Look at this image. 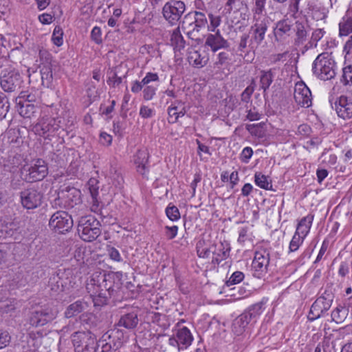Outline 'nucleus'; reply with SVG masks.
I'll use <instances>...</instances> for the list:
<instances>
[{
    "mask_svg": "<svg viewBox=\"0 0 352 352\" xmlns=\"http://www.w3.org/2000/svg\"><path fill=\"white\" fill-rule=\"evenodd\" d=\"M159 76L157 73L148 72L141 81L135 80L132 82L131 91L134 94L143 91L144 85L152 82H158Z\"/></svg>",
    "mask_w": 352,
    "mask_h": 352,
    "instance_id": "obj_28",
    "label": "nucleus"
},
{
    "mask_svg": "<svg viewBox=\"0 0 352 352\" xmlns=\"http://www.w3.org/2000/svg\"><path fill=\"white\" fill-rule=\"evenodd\" d=\"M23 82V78L19 71L12 69H5L2 71L0 84L3 91H18L21 88Z\"/></svg>",
    "mask_w": 352,
    "mask_h": 352,
    "instance_id": "obj_7",
    "label": "nucleus"
},
{
    "mask_svg": "<svg viewBox=\"0 0 352 352\" xmlns=\"http://www.w3.org/2000/svg\"><path fill=\"white\" fill-rule=\"evenodd\" d=\"M165 234L168 240L173 239L177 234L178 227L177 226H165Z\"/></svg>",
    "mask_w": 352,
    "mask_h": 352,
    "instance_id": "obj_62",
    "label": "nucleus"
},
{
    "mask_svg": "<svg viewBox=\"0 0 352 352\" xmlns=\"http://www.w3.org/2000/svg\"><path fill=\"white\" fill-rule=\"evenodd\" d=\"M100 223L94 216L81 217L78 220V232L80 238L91 242L96 240L101 234Z\"/></svg>",
    "mask_w": 352,
    "mask_h": 352,
    "instance_id": "obj_3",
    "label": "nucleus"
},
{
    "mask_svg": "<svg viewBox=\"0 0 352 352\" xmlns=\"http://www.w3.org/2000/svg\"><path fill=\"white\" fill-rule=\"evenodd\" d=\"M325 32L323 29L318 28L315 30L311 35V45H314V47L317 46V43L323 37Z\"/></svg>",
    "mask_w": 352,
    "mask_h": 352,
    "instance_id": "obj_57",
    "label": "nucleus"
},
{
    "mask_svg": "<svg viewBox=\"0 0 352 352\" xmlns=\"http://www.w3.org/2000/svg\"><path fill=\"white\" fill-rule=\"evenodd\" d=\"M171 45L174 47V49L180 51L185 47V41L182 36L179 26L175 28L171 34L170 37Z\"/></svg>",
    "mask_w": 352,
    "mask_h": 352,
    "instance_id": "obj_36",
    "label": "nucleus"
},
{
    "mask_svg": "<svg viewBox=\"0 0 352 352\" xmlns=\"http://www.w3.org/2000/svg\"><path fill=\"white\" fill-rule=\"evenodd\" d=\"M230 250V244L228 241H220L219 243L212 245V258L211 263L214 265H219L221 261L229 257Z\"/></svg>",
    "mask_w": 352,
    "mask_h": 352,
    "instance_id": "obj_19",
    "label": "nucleus"
},
{
    "mask_svg": "<svg viewBox=\"0 0 352 352\" xmlns=\"http://www.w3.org/2000/svg\"><path fill=\"white\" fill-rule=\"evenodd\" d=\"M265 302L262 300L259 302L255 303L248 308L247 311L251 316L252 319L256 321L257 318L263 312L265 309Z\"/></svg>",
    "mask_w": 352,
    "mask_h": 352,
    "instance_id": "obj_39",
    "label": "nucleus"
},
{
    "mask_svg": "<svg viewBox=\"0 0 352 352\" xmlns=\"http://www.w3.org/2000/svg\"><path fill=\"white\" fill-rule=\"evenodd\" d=\"M346 310L343 307H336L331 312V318L332 320L335 321L336 323L342 322L346 316Z\"/></svg>",
    "mask_w": 352,
    "mask_h": 352,
    "instance_id": "obj_43",
    "label": "nucleus"
},
{
    "mask_svg": "<svg viewBox=\"0 0 352 352\" xmlns=\"http://www.w3.org/2000/svg\"><path fill=\"white\" fill-rule=\"evenodd\" d=\"M155 110L146 105H142L140 109V116L143 118H150L154 116Z\"/></svg>",
    "mask_w": 352,
    "mask_h": 352,
    "instance_id": "obj_60",
    "label": "nucleus"
},
{
    "mask_svg": "<svg viewBox=\"0 0 352 352\" xmlns=\"http://www.w3.org/2000/svg\"><path fill=\"white\" fill-rule=\"evenodd\" d=\"M333 302V294L331 293L324 294L318 298L311 307L308 314V319L314 321L324 314L330 309Z\"/></svg>",
    "mask_w": 352,
    "mask_h": 352,
    "instance_id": "obj_11",
    "label": "nucleus"
},
{
    "mask_svg": "<svg viewBox=\"0 0 352 352\" xmlns=\"http://www.w3.org/2000/svg\"><path fill=\"white\" fill-rule=\"evenodd\" d=\"M332 107L335 109L338 116L343 119H350L352 118V98L346 96H341L338 98L335 102L334 106Z\"/></svg>",
    "mask_w": 352,
    "mask_h": 352,
    "instance_id": "obj_20",
    "label": "nucleus"
},
{
    "mask_svg": "<svg viewBox=\"0 0 352 352\" xmlns=\"http://www.w3.org/2000/svg\"><path fill=\"white\" fill-rule=\"evenodd\" d=\"M270 260V254L268 250L260 248L256 251L252 267L255 273H257L258 277L267 273Z\"/></svg>",
    "mask_w": 352,
    "mask_h": 352,
    "instance_id": "obj_17",
    "label": "nucleus"
},
{
    "mask_svg": "<svg viewBox=\"0 0 352 352\" xmlns=\"http://www.w3.org/2000/svg\"><path fill=\"white\" fill-rule=\"evenodd\" d=\"M80 191L76 188L66 187L58 192L55 204L64 208H72L80 204Z\"/></svg>",
    "mask_w": 352,
    "mask_h": 352,
    "instance_id": "obj_10",
    "label": "nucleus"
},
{
    "mask_svg": "<svg viewBox=\"0 0 352 352\" xmlns=\"http://www.w3.org/2000/svg\"><path fill=\"white\" fill-rule=\"evenodd\" d=\"M98 181L95 179H90L88 182L89 192L92 198H96L98 195V188L97 186Z\"/></svg>",
    "mask_w": 352,
    "mask_h": 352,
    "instance_id": "obj_61",
    "label": "nucleus"
},
{
    "mask_svg": "<svg viewBox=\"0 0 352 352\" xmlns=\"http://www.w3.org/2000/svg\"><path fill=\"white\" fill-rule=\"evenodd\" d=\"M9 102L8 99L0 94V120L4 118L8 111Z\"/></svg>",
    "mask_w": 352,
    "mask_h": 352,
    "instance_id": "obj_56",
    "label": "nucleus"
},
{
    "mask_svg": "<svg viewBox=\"0 0 352 352\" xmlns=\"http://www.w3.org/2000/svg\"><path fill=\"white\" fill-rule=\"evenodd\" d=\"M244 274L241 272L236 271L234 272L231 276L230 277L229 280H228L226 283V285L230 287L235 284H238L241 283L243 278H244Z\"/></svg>",
    "mask_w": 352,
    "mask_h": 352,
    "instance_id": "obj_51",
    "label": "nucleus"
},
{
    "mask_svg": "<svg viewBox=\"0 0 352 352\" xmlns=\"http://www.w3.org/2000/svg\"><path fill=\"white\" fill-rule=\"evenodd\" d=\"M87 290L95 307H102L107 303L111 294V286L107 285L104 272L94 273L87 284Z\"/></svg>",
    "mask_w": 352,
    "mask_h": 352,
    "instance_id": "obj_1",
    "label": "nucleus"
},
{
    "mask_svg": "<svg viewBox=\"0 0 352 352\" xmlns=\"http://www.w3.org/2000/svg\"><path fill=\"white\" fill-rule=\"evenodd\" d=\"M293 24L289 19H283L276 23L274 29L275 39L283 42L289 37L293 33Z\"/></svg>",
    "mask_w": 352,
    "mask_h": 352,
    "instance_id": "obj_24",
    "label": "nucleus"
},
{
    "mask_svg": "<svg viewBox=\"0 0 352 352\" xmlns=\"http://www.w3.org/2000/svg\"><path fill=\"white\" fill-rule=\"evenodd\" d=\"M193 341L190 331L186 327L178 329L176 333L168 339V344L175 347L179 351L188 348Z\"/></svg>",
    "mask_w": 352,
    "mask_h": 352,
    "instance_id": "obj_16",
    "label": "nucleus"
},
{
    "mask_svg": "<svg viewBox=\"0 0 352 352\" xmlns=\"http://www.w3.org/2000/svg\"><path fill=\"white\" fill-rule=\"evenodd\" d=\"M63 31L62 28L58 25L56 26L52 36L53 43L56 46H61L63 43Z\"/></svg>",
    "mask_w": 352,
    "mask_h": 352,
    "instance_id": "obj_47",
    "label": "nucleus"
},
{
    "mask_svg": "<svg viewBox=\"0 0 352 352\" xmlns=\"http://www.w3.org/2000/svg\"><path fill=\"white\" fill-rule=\"evenodd\" d=\"M47 166L44 160L38 159L30 166L23 169V174L25 172V179L29 182L41 181L47 175Z\"/></svg>",
    "mask_w": 352,
    "mask_h": 352,
    "instance_id": "obj_15",
    "label": "nucleus"
},
{
    "mask_svg": "<svg viewBox=\"0 0 352 352\" xmlns=\"http://www.w3.org/2000/svg\"><path fill=\"white\" fill-rule=\"evenodd\" d=\"M179 109V106L171 104L168 108V121L169 123L174 124L177 122V113Z\"/></svg>",
    "mask_w": 352,
    "mask_h": 352,
    "instance_id": "obj_53",
    "label": "nucleus"
},
{
    "mask_svg": "<svg viewBox=\"0 0 352 352\" xmlns=\"http://www.w3.org/2000/svg\"><path fill=\"white\" fill-rule=\"evenodd\" d=\"M139 323L138 314L137 311L122 315L117 324L118 327H124L126 329L132 330L137 327Z\"/></svg>",
    "mask_w": 352,
    "mask_h": 352,
    "instance_id": "obj_26",
    "label": "nucleus"
},
{
    "mask_svg": "<svg viewBox=\"0 0 352 352\" xmlns=\"http://www.w3.org/2000/svg\"><path fill=\"white\" fill-rule=\"evenodd\" d=\"M210 23L208 24V30L212 32L217 31V28L219 27L221 22V18L220 16L214 15L212 14H208Z\"/></svg>",
    "mask_w": 352,
    "mask_h": 352,
    "instance_id": "obj_46",
    "label": "nucleus"
},
{
    "mask_svg": "<svg viewBox=\"0 0 352 352\" xmlns=\"http://www.w3.org/2000/svg\"><path fill=\"white\" fill-rule=\"evenodd\" d=\"M205 46L210 47L212 52H216L228 48L230 44L221 34L219 30H217L214 34L210 33L206 36Z\"/></svg>",
    "mask_w": 352,
    "mask_h": 352,
    "instance_id": "obj_21",
    "label": "nucleus"
},
{
    "mask_svg": "<svg viewBox=\"0 0 352 352\" xmlns=\"http://www.w3.org/2000/svg\"><path fill=\"white\" fill-rule=\"evenodd\" d=\"M73 226V219L67 212L59 210L54 213L49 221L50 229L59 234L69 232Z\"/></svg>",
    "mask_w": 352,
    "mask_h": 352,
    "instance_id": "obj_9",
    "label": "nucleus"
},
{
    "mask_svg": "<svg viewBox=\"0 0 352 352\" xmlns=\"http://www.w3.org/2000/svg\"><path fill=\"white\" fill-rule=\"evenodd\" d=\"M254 6L252 8L254 16L261 15L265 10L266 0H254Z\"/></svg>",
    "mask_w": 352,
    "mask_h": 352,
    "instance_id": "obj_50",
    "label": "nucleus"
},
{
    "mask_svg": "<svg viewBox=\"0 0 352 352\" xmlns=\"http://www.w3.org/2000/svg\"><path fill=\"white\" fill-rule=\"evenodd\" d=\"M341 82L344 85H352V65H349L342 69Z\"/></svg>",
    "mask_w": 352,
    "mask_h": 352,
    "instance_id": "obj_41",
    "label": "nucleus"
},
{
    "mask_svg": "<svg viewBox=\"0 0 352 352\" xmlns=\"http://www.w3.org/2000/svg\"><path fill=\"white\" fill-rule=\"evenodd\" d=\"M48 287L54 294L59 293L63 291V283L58 275H53L50 278Z\"/></svg>",
    "mask_w": 352,
    "mask_h": 352,
    "instance_id": "obj_40",
    "label": "nucleus"
},
{
    "mask_svg": "<svg viewBox=\"0 0 352 352\" xmlns=\"http://www.w3.org/2000/svg\"><path fill=\"white\" fill-rule=\"evenodd\" d=\"M305 238V237L295 232L289 243V252H292L296 251L302 244Z\"/></svg>",
    "mask_w": 352,
    "mask_h": 352,
    "instance_id": "obj_44",
    "label": "nucleus"
},
{
    "mask_svg": "<svg viewBox=\"0 0 352 352\" xmlns=\"http://www.w3.org/2000/svg\"><path fill=\"white\" fill-rule=\"evenodd\" d=\"M60 125L54 118L45 116L40 118L38 122L33 125L32 131L36 135L47 138L58 131Z\"/></svg>",
    "mask_w": 352,
    "mask_h": 352,
    "instance_id": "obj_13",
    "label": "nucleus"
},
{
    "mask_svg": "<svg viewBox=\"0 0 352 352\" xmlns=\"http://www.w3.org/2000/svg\"><path fill=\"white\" fill-rule=\"evenodd\" d=\"M149 153L147 149H139L133 156L136 170L142 176H147L149 172L148 166Z\"/></svg>",
    "mask_w": 352,
    "mask_h": 352,
    "instance_id": "obj_22",
    "label": "nucleus"
},
{
    "mask_svg": "<svg viewBox=\"0 0 352 352\" xmlns=\"http://www.w3.org/2000/svg\"><path fill=\"white\" fill-rule=\"evenodd\" d=\"M254 182L261 188L272 190V184L269 177L261 172H256L254 175Z\"/></svg>",
    "mask_w": 352,
    "mask_h": 352,
    "instance_id": "obj_38",
    "label": "nucleus"
},
{
    "mask_svg": "<svg viewBox=\"0 0 352 352\" xmlns=\"http://www.w3.org/2000/svg\"><path fill=\"white\" fill-rule=\"evenodd\" d=\"M208 25V19L206 14L202 12L195 11L186 14L182 21V28L188 29V35L193 32H199Z\"/></svg>",
    "mask_w": 352,
    "mask_h": 352,
    "instance_id": "obj_8",
    "label": "nucleus"
},
{
    "mask_svg": "<svg viewBox=\"0 0 352 352\" xmlns=\"http://www.w3.org/2000/svg\"><path fill=\"white\" fill-rule=\"evenodd\" d=\"M57 314L58 311L52 307H40L31 313L29 322L33 327L43 326L54 320Z\"/></svg>",
    "mask_w": 352,
    "mask_h": 352,
    "instance_id": "obj_12",
    "label": "nucleus"
},
{
    "mask_svg": "<svg viewBox=\"0 0 352 352\" xmlns=\"http://www.w3.org/2000/svg\"><path fill=\"white\" fill-rule=\"evenodd\" d=\"M337 65L332 56L327 53L319 54L312 65L314 75L322 80L334 78L336 75Z\"/></svg>",
    "mask_w": 352,
    "mask_h": 352,
    "instance_id": "obj_2",
    "label": "nucleus"
},
{
    "mask_svg": "<svg viewBox=\"0 0 352 352\" xmlns=\"http://www.w3.org/2000/svg\"><path fill=\"white\" fill-rule=\"evenodd\" d=\"M114 351L107 344L104 338L102 336L97 341V351L96 352H112Z\"/></svg>",
    "mask_w": 352,
    "mask_h": 352,
    "instance_id": "obj_58",
    "label": "nucleus"
},
{
    "mask_svg": "<svg viewBox=\"0 0 352 352\" xmlns=\"http://www.w3.org/2000/svg\"><path fill=\"white\" fill-rule=\"evenodd\" d=\"M340 36H348L352 32V13L349 12L339 23Z\"/></svg>",
    "mask_w": 352,
    "mask_h": 352,
    "instance_id": "obj_35",
    "label": "nucleus"
},
{
    "mask_svg": "<svg viewBox=\"0 0 352 352\" xmlns=\"http://www.w3.org/2000/svg\"><path fill=\"white\" fill-rule=\"evenodd\" d=\"M260 76V88L263 90L264 94L269 89L274 79V69L262 70Z\"/></svg>",
    "mask_w": 352,
    "mask_h": 352,
    "instance_id": "obj_34",
    "label": "nucleus"
},
{
    "mask_svg": "<svg viewBox=\"0 0 352 352\" xmlns=\"http://www.w3.org/2000/svg\"><path fill=\"white\" fill-rule=\"evenodd\" d=\"M166 214L167 217L173 221H177L180 218L179 209L176 206L170 204L166 208Z\"/></svg>",
    "mask_w": 352,
    "mask_h": 352,
    "instance_id": "obj_49",
    "label": "nucleus"
},
{
    "mask_svg": "<svg viewBox=\"0 0 352 352\" xmlns=\"http://www.w3.org/2000/svg\"><path fill=\"white\" fill-rule=\"evenodd\" d=\"M256 87L254 79L252 80V82L249 86H248L245 90L241 94V99L243 102L248 103Z\"/></svg>",
    "mask_w": 352,
    "mask_h": 352,
    "instance_id": "obj_45",
    "label": "nucleus"
},
{
    "mask_svg": "<svg viewBox=\"0 0 352 352\" xmlns=\"http://www.w3.org/2000/svg\"><path fill=\"white\" fill-rule=\"evenodd\" d=\"M313 220L314 215L312 214H308L307 216L302 218L297 225L295 232L300 236L306 237L309 232Z\"/></svg>",
    "mask_w": 352,
    "mask_h": 352,
    "instance_id": "obj_31",
    "label": "nucleus"
},
{
    "mask_svg": "<svg viewBox=\"0 0 352 352\" xmlns=\"http://www.w3.org/2000/svg\"><path fill=\"white\" fill-rule=\"evenodd\" d=\"M307 24L303 21H296L294 27L292 28L293 32H295L294 45L300 46L302 45L307 38Z\"/></svg>",
    "mask_w": 352,
    "mask_h": 352,
    "instance_id": "obj_27",
    "label": "nucleus"
},
{
    "mask_svg": "<svg viewBox=\"0 0 352 352\" xmlns=\"http://www.w3.org/2000/svg\"><path fill=\"white\" fill-rule=\"evenodd\" d=\"M186 10V5L182 1L170 0L162 8V15L164 19L171 25L181 23V19Z\"/></svg>",
    "mask_w": 352,
    "mask_h": 352,
    "instance_id": "obj_6",
    "label": "nucleus"
},
{
    "mask_svg": "<svg viewBox=\"0 0 352 352\" xmlns=\"http://www.w3.org/2000/svg\"><path fill=\"white\" fill-rule=\"evenodd\" d=\"M253 155V150L251 147H245L241 154V160L244 163H248Z\"/></svg>",
    "mask_w": 352,
    "mask_h": 352,
    "instance_id": "obj_64",
    "label": "nucleus"
},
{
    "mask_svg": "<svg viewBox=\"0 0 352 352\" xmlns=\"http://www.w3.org/2000/svg\"><path fill=\"white\" fill-rule=\"evenodd\" d=\"M19 114L24 117L30 118L35 116V113L38 110V107L34 104L21 103L16 104Z\"/></svg>",
    "mask_w": 352,
    "mask_h": 352,
    "instance_id": "obj_37",
    "label": "nucleus"
},
{
    "mask_svg": "<svg viewBox=\"0 0 352 352\" xmlns=\"http://www.w3.org/2000/svg\"><path fill=\"white\" fill-rule=\"evenodd\" d=\"M204 241H199L197 244V255L200 258H208L211 252V246L210 248L204 247Z\"/></svg>",
    "mask_w": 352,
    "mask_h": 352,
    "instance_id": "obj_52",
    "label": "nucleus"
},
{
    "mask_svg": "<svg viewBox=\"0 0 352 352\" xmlns=\"http://www.w3.org/2000/svg\"><path fill=\"white\" fill-rule=\"evenodd\" d=\"M101 30L99 27L95 26L91 32V39L97 44H100L102 42L101 37Z\"/></svg>",
    "mask_w": 352,
    "mask_h": 352,
    "instance_id": "obj_63",
    "label": "nucleus"
},
{
    "mask_svg": "<svg viewBox=\"0 0 352 352\" xmlns=\"http://www.w3.org/2000/svg\"><path fill=\"white\" fill-rule=\"evenodd\" d=\"M43 198V194L34 188L24 189L20 192L21 204L27 210H33L39 207L42 204Z\"/></svg>",
    "mask_w": 352,
    "mask_h": 352,
    "instance_id": "obj_14",
    "label": "nucleus"
},
{
    "mask_svg": "<svg viewBox=\"0 0 352 352\" xmlns=\"http://www.w3.org/2000/svg\"><path fill=\"white\" fill-rule=\"evenodd\" d=\"M108 75L107 82L109 86L116 87L122 83V78L118 76L116 72L111 70L108 73Z\"/></svg>",
    "mask_w": 352,
    "mask_h": 352,
    "instance_id": "obj_48",
    "label": "nucleus"
},
{
    "mask_svg": "<svg viewBox=\"0 0 352 352\" xmlns=\"http://www.w3.org/2000/svg\"><path fill=\"white\" fill-rule=\"evenodd\" d=\"M11 336L7 331H0V349L8 346Z\"/></svg>",
    "mask_w": 352,
    "mask_h": 352,
    "instance_id": "obj_59",
    "label": "nucleus"
},
{
    "mask_svg": "<svg viewBox=\"0 0 352 352\" xmlns=\"http://www.w3.org/2000/svg\"><path fill=\"white\" fill-rule=\"evenodd\" d=\"M107 253H108V256L112 261H116V262H122L123 261V258H122L120 252L116 248L109 246L107 248Z\"/></svg>",
    "mask_w": 352,
    "mask_h": 352,
    "instance_id": "obj_55",
    "label": "nucleus"
},
{
    "mask_svg": "<svg viewBox=\"0 0 352 352\" xmlns=\"http://www.w3.org/2000/svg\"><path fill=\"white\" fill-rule=\"evenodd\" d=\"M294 98L295 102L302 107H309L312 104L311 91L303 82L296 84Z\"/></svg>",
    "mask_w": 352,
    "mask_h": 352,
    "instance_id": "obj_18",
    "label": "nucleus"
},
{
    "mask_svg": "<svg viewBox=\"0 0 352 352\" xmlns=\"http://www.w3.org/2000/svg\"><path fill=\"white\" fill-rule=\"evenodd\" d=\"M87 308L88 303L86 301L78 300L66 308L64 315L65 318H71L85 311Z\"/></svg>",
    "mask_w": 352,
    "mask_h": 352,
    "instance_id": "obj_29",
    "label": "nucleus"
},
{
    "mask_svg": "<svg viewBox=\"0 0 352 352\" xmlns=\"http://www.w3.org/2000/svg\"><path fill=\"white\" fill-rule=\"evenodd\" d=\"M157 87V85L154 86L153 85H151V83L146 84V85H144V88H143V91H142L143 98L145 100H153L154 96L156 94Z\"/></svg>",
    "mask_w": 352,
    "mask_h": 352,
    "instance_id": "obj_42",
    "label": "nucleus"
},
{
    "mask_svg": "<svg viewBox=\"0 0 352 352\" xmlns=\"http://www.w3.org/2000/svg\"><path fill=\"white\" fill-rule=\"evenodd\" d=\"M36 100V97L32 94H27L26 93L21 92L20 96L16 98V104L28 103L33 104Z\"/></svg>",
    "mask_w": 352,
    "mask_h": 352,
    "instance_id": "obj_54",
    "label": "nucleus"
},
{
    "mask_svg": "<svg viewBox=\"0 0 352 352\" xmlns=\"http://www.w3.org/2000/svg\"><path fill=\"white\" fill-rule=\"evenodd\" d=\"M254 23L250 28V40L248 45L250 49L252 50L256 49L263 43L270 25V21L265 16H254Z\"/></svg>",
    "mask_w": 352,
    "mask_h": 352,
    "instance_id": "obj_5",
    "label": "nucleus"
},
{
    "mask_svg": "<svg viewBox=\"0 0 352 352\" xmlns=\"http://www.w3.org/2000/svg\"><path fill=\"white\" fill-rule=\"evenodd\" d=\"M252 321H254L249 313L245 311L239 316L233 322V328L238 333H241L244 328Z\"/></svg>",
    "mask_w": 352,
    "mask_h": 352,
    "instance_id": "obj_32",
    "label": "nucleus"
},
{
    "mask_svg": "<svg viewBox=\"0 0 352 352\" xmlns=\"http://www.w3.org/2000/svg\"><path fill=\"white\" fill-rule=\"evenodd\" d=\"M56 67L55 63L50 58H45V61L40 65V73L42 85L45 87H50L53 82V74Z\"/></svg>",
    "mask_w": 352,
    "mask_h": 352,
    "instance_id": "obj_23",
    "label": "nucleus"
},
{
    "mask_svg": "<svg viewBox=\"0 0 352 352\" xmlns=\"http://www.w3.org/2000/svg\"><path fill=\"white\" fill-rule=\"evenodd\" d=\"M231 56L228 52H221L217 54L213 63V68L217 72L221 71L223 67L230 63Z\"/></svg>",
    "mask_w": 352,
    "mask_h": 352,
    "instance_id": "obj_33",
    "label": "nucleus"
},
{
    "mask_svg": "<svg viewBox=\"0 0 352 352\" xmlns=\"http://www.w3.org/2000/svg\"><path fill=\"white\" fill-rule=\"evenodd\" d=\"M102 337L114 351L120 348L124 341V333L117 328L109 330Z\"/></svg>",
    "mask_w": 352,
    "mask_h": 352,
    "instance_id": "obj_25",
    "label": "nucleus"
},
{
    "mask_svg": "<svg viewBox=\"0 0 352 352\" xmlns=\"http://www.w3.org/2000/svg\"><path fill=\"white\" fill-rule=\"evenodd\" d=\"M71 338L75 352L97 351V340L91 332L76 331Z\"/></svg>",
    "mask_w": 352,
    "mask_h": 352,
    "instance_id": "obj_4",
    "label": "nucleus"
},
{
    "mask_svg": "<svg viewBox=\"0 0 352 352\" xmlns=\"http://www.w3.org/2000/svg\"><path fill=\"white\" fill-rule=\"evenodd\" d=\"M188 60L189 63L197 67H203L208 61V57L201 52L191 49L188 52Z\"/></svg>",
    "mask_w": 352,
    "mask_h": 352,
    "instance_id": "obj_30",
    "label": "nucleus"
}]
</instances>
